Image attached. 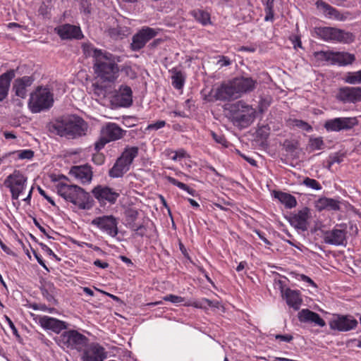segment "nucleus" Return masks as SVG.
I'll list each match as a JSON object with an SVG mask.
<instances>
[{
  "instance_id": "obj_46",
  "label": "nucleus",
  "mask_w": 361,
  "mask_h": 361,
  "mask_svg": "<svg viewBox=\"0 0 361 361\" xmlns=\"http://www.w3.org/2000/svg\"><path fill=\"white\" fill-rule=\"evenodd\" d=\"M8 154L17 155L18 159H32L35 152L32 149H22L8 152Z\"/></svg>"
},
{
  "instance_id": "obj_36",
  "label": "nucleus",
  "mask_w": 361,
  "mask_h": 361,
  "mask_svg": "<svg viewBox=\"0 0 361 361\" xmlns=\"http://www.w3.org/2000/svg\"><path fill=\"white\" fill-rule=\"evenodd\" d=\"M139 148L137 147H126L121 156L118 157L124 163L130 166L134 159L137 157Z\"/></svg>"
},
{
  "instance_id": "obj_40",
  "label": "nucleus",
  "mask_w": 361,
  "mask_h": 361,
  "mask_svg": "<svg viewBox=\"0 0 361 361\" xmlns=\"http://www.w3.org/2000/svg\"><path fill=\"white\" fill-rule=\"evenodd\" d=\"M173 75L171 76L172 85L174 88L181 90L185 84V75L181 71L172 69Z\"/></svg>"
},
{
  "instance_id": "obj_59",
  "label": "nucleus",
  "mask_w": 361,
  "mask_h": 361,
  "mask_svg": "<svg viewBox=\"0 0 361 361\" xmlns=\"http://www.w3.org/2000/svg\"><path fill=\"white\" fill-rule=\"evenodd\" d=\"M166 126L165 121H157L155 123H150L147 126L146 130H157L164 128Z\"/></svg>"
},
{
  "instance_id": "obj_55",
  "label": "nucleus",
  "mask_w": 361,
  "mask_h": 361,
  "mask_svg": "<svg viewBox=\"0 0 361 361\" xmlns=\"http://www.w3.org/2000/svg\"><path fill=\"white\" fill-rule=\"evenodd\" d=\"M109 142H110V141L106 137V135H104V136L100 137L99 138V140L97 141H96L95 143H94V149H95V151L99 152Z\"/></svg>"
},
{
  "instance_id": "obj_26",
  "label": "nucleus",
  "mask_w": 361,
  "mask_h": 361,
  "mask_svg": "<svg viewBox=\"0 0 361 361\" xmlns=\"http://www.w3.org/2000/svg\"><path fill=\"white\" fill-rule=\"evenodd\" d=\"M69 174L79 180L82 184L90 183L93 176L92 167L87 164L72 166Z\"/></svg>"
},
{
  "instance_id": "obj_39",
  "label": "nucleus",
  "mask_w": 361,
  "mask_h": 361,
  "mask_svg": "<svg viewBox=\"0 0 361 361\" xmlns=\"http://www.w3.org/2000/svg\"><path fill=\"white\" fill-rule=\"evenodd\" d=\"M191 16L200 23L207 25L210 23V15L208 12L202 9H194L190 11Z\"/></svg>"
},
{
  "instance_id": "obj_33",
  "label": "nucleus",
  "mask_w": 361,
  "mask_h": 361,
  "mask_svg": "<svg viewBox=\"0 0 361 361\" xmlns=\"http://www.w3.org/2000/svg\"><path fill=\"white\" fill-rule=\"evenodd\" d=\"M74 204L80 209L90 210L94 207V200L90 194L82 188L81 191H79V195L75 200V203H74Z\"/></svg>"
},
{
  "instance_id": "obj_44",
  "label": "nucleus",
  "mask_w": 361,
  "mask_h": 361,
  "mask_svg": "<svg viewBox=\"0 0 361 361\" xmlns=\"http://www.w3.org/2000/svg\"><path fill=\"white\" fill-rule=\"evenodd\" d=\"M344 81L351 85L361 84V69L355 72H348Z\"/></svg>"
},
{
  "instance_id": "obj_61",
  "label": "nucleus",
  "mask_w": 361,
  "mask_h": 361,
  "mask_svg": "<svg viewBox=\"0 0 361 361\" xmlns=\"http://www.w3.org/2000/svg\"><path fill=\"white\" fill-rule=\"evenodd\" d=\"M39 245L41 247V248L49 256H51L56 260L60 261L61 258H59L53 251L51 248H49L47 245H45L43 243H38Z\"/></svg>"
},
{
  "instance_id": "obj_1",
  "label": "nucleus",
  "mask_w": 361,
  "mask_h": 361,
  "mask_svg": "<svg viewBox=\"0 0 361 361\" xmlns=\"http://www.w3.org/2000/svg\"><path fill=\"white\" fill-rule=\"evenodd\" d=\"M88 123L80 116L71 114L61 116L50 126V132L68 139H75L86 135Z\"/></svg>"
},
{
  "instance_id": "obj_29",
  "label": "nucleus",
  "mask_w": 361,
  "mask_h": 361,
  "mask_svg": "<svg viewBox=\"0 0 361 361\" xmlns=\"http://www.w3.org/2000/svg\"><path fill=\"white\" fill-rule=\"evenodd\" d=\"M16 71L10 69L0 75V102L4 101L8 94L11 80L15 78Z\"/></svg>"
},
{
  "instance_id": "obj_23",
  "label": "nucleus",
  "mask_w": 361,
  "mask_h": 361,
  "mask_svg": "<svg viewBox=\"0 0 361 361\" xmlns=\"http://www.w3.org/2000/svg\"><path fill=\"white\" fill-rule=\"evenodd\" d=\"M324 241L329 245L345 246L347 244V232L344 229L334 228L324 233Z\"/></svg>"
},
{
  "instance_id": "obj_32",
  "label": "nucleus",
  "mask_w": 361,
  "mask_h": 361,
  "mask_svg": "<svg viewBox=\"0 0 361 361\" xmlns=\"http://www.w3.org/2000/svg\"><path fill=\"white\" fill-rule=\"evenodd\" d=\"M315 207L317 211L322 212L324 209L339 211L340 202L337 200L322 197L315 202Z\"/></svg>"
},
{
  "instance_id": "obj_37",
  "label": "nucleus",
  "mask_w": 361,
  "mask_h": 361,
  "mask_svg": "<svg viewBox=\"0 0 361 361\" xmlns=\"http://www.w3.org/2000/svg\"><path fill=\"white\" fill-rule=\"evenodd\" d=\"M139 212L138 210L135 208H128L124 212L126 226L130 230L135 228L138 218Z\"/></svg>"
},
{
  "instance_id": "obj_41",
  "label": "nucleus",
  "mask_w": 361,
  "mask_h": 361,
  "mask_svg": "<svg viewBox=\"0 0 361 361\" xmlns=\"http://www.w3.org/2000/svg\"><path fill=\"white\" fill-rule=\"evenodd\" d=\"M325 147L326 144L324 143L322 137H314L313 136H310L307 148L310 149L311 152L322 150Z\"/></svg>"
},
{
  "instance_id": "obj_25",
  "label": "nucleus",
  "mask_w": 361,
  "mask_h": 361,
  "mask_svg": "<svg viewBox=\"0 0 361 361\" xmlns=\"http://www.w3.org/2000/svg\"><path fill=\"white\" fill-rule=\"evenodd\" d=\"M55 31L61 39H80L83 37L79 26L68 23L56 27Z\"/></svg>"
},
{
  "instance_id": "obj_53",
  "label": "nucleus",
  "mask_w": 361,
  "mask_h": 361,
  "mask_svg": "<svg viewBox=\"0 0 361 361\" xmlns=\"http://www.w3.org/2000/svg\"><path fill=\"white\" fill-rule=\"evenodd\" d=\"M211 135L216 143H219L226 147H228V141L224 135L217 134L214 131H211Z\"/></svg>"
},
{
  "instance_id": "obj_34",
  "label": "nucleus",
  "mask_w": 361,
  "mask_h": 361,
  "mask_svg": "<svg viewBox=\"0 0 361 361\" xmlns=\"http://www.w3.org/2000/svg\"><path fill=\"white\" fill-rule=\"evenodd\" d=\"M130 169V166L117 158L112 168L109 171V176L111 178H121Z\"/></svg>"
},
{
  "instance_id": "obj_48",
  "label": "nucleus",
  "mask_w": 361,
  "mask_h": 361,
  "mask_svg": "<svg viewBox=\"0 0 361 361\" xmlns=\"http://www.w3.org/2000/svg\"><path fill=\"white\" fill-rule=\"evenodd\" d=\"M197 308H207L208 307H217L214 302L207 298H202L200 301L194 302L192 305Z\"/></svg>"
},
{
  "instance_id": "obj_31",
  "label": "nucleus",
  "mask_w": 361,
  "mask_h": 361,
  "mask_svg": "<svg viewBox=\"0 0 361 361\" xmlns=\"http://www.w3.org/2000/svg\"><path fill=\"white\" fill-rule=\"evenodd\" d=\"M126 133V130H123L115 123H109L102 130L103 135H106L110 142L116 141L123 137Z\"/></svg>"
},
{
  "instance_id": "obj_17",
  "label": "nucleus",
  "mask_w": 361,
  "mask_h": 361,
  "mask_svg": "<svg viewBox=\"0 0 361 361\" xmlns=\"http://www.w3.org/2000/svg\"><path fill=\"white\" fill-rule=\"evenodd\" d=\"M278 285L281 296L286 300L287 305L295 310H298L302 302L300 291L286 288L285 282L281 280L278 281Z\"/></svg>"
},
{
  "instance_id": "obj_35",
  "label": "nucleus",
  "mask_w": 361,
  "mask_h": 361,
  "mask_svg": "<svg viewBox=\"0 0 361 361\" xmlns=\"http://www.w3.org/2000/svg\"><path fill=\"white\" fill-rule=\"evenodd\" d=\"M274 197L278 199L287 209H292L297 205L295 197L289 193L282 191H274Z\"/></svg>"
},
{
  "instance_id": "obj_14",
  "label": "nucleus",
  "mask_w": 361,
  "mask_h": 361,
  "mask_svg": "<svg viewBox=\"0 0 361 361\" xmlns=\"http://www.w3.org/2000/svg\"><path fill=\"white\" fill-rule=\"evenodd\" d=\"M157 31L149 27H144L133 36L130 49L133 51H138L142 49L146 44L155 37Z\"/></svg>"
},
{
  "instance_id": "obj_50",
  "label": "nucleus",
  "mask_w": 361,
  "mask_h": 361,
  "mask_svg": "<svg viewBox=\"0 0 361 361\" xmlns=\"http://www.w3.org/2000/svg\"><path fill=\"white\" fill-rule=\"evenodd\" d=\"M5 320L7 322L8 326H10L11 329L12 330L13 334L16 336L17 341L22 343H23V338L19 334L18 329H16V326L14 325L12 320L8 317L7 315L4 316Z\"/></svg>"
},
{
  "instance_id": "obj_7",
  "label": "nucleus",
  "mask_w": 361,
  "mask_h": 361,
  "mask_svg": "<svg viewBox=\"0 0 361 361\" xmlns=\"http://www.w3.org/2000/svg\"><path fill=\"white\" fill-rule=\"evenodd\" d=\"M360 124L358 117H336L326 120L324 128L327 132L349 131Z\"/></svg>"
},
{
  "instance_id": "obj_9",
  "label": "nucleus",
  "mask_w": 361,
  "mask_h": 361,
  "mask_svg": "<svg viewBox=\"0 0 361 361\" xmlns=\"http://www.w3.org/2000/svg\"><path fill=\"white\" fill-rule=\"evenodd\" d=\"M26 181L27 178L18 170H15L13 173L7 176L4 185L10 189L13 200L18 199L25 189Z\"/></svg>"
},
{
  "instance_id": "obj_22",
  "label": "nucleus",
  "mask_w": 361,
  "mask_h": 361,
  "mask_svg": "<svg viewBox=\"0 0 361 361\" xmlns=\"http://www.w3.org/2000/svg\"><path fill=\"white\" fill-rule=\"evenodd\" d=\"M232 83L238 92L240 97L242 94L252 92L257 86V82L251 77H235L231 80Z\"/></svg>"
},
{
  "instance_id": "obj_27",
  "label": "nucleus",
  "mask_w": 361,
  "mask_h": 361,
  "mask_svg": "<svg viewBox=\"0 0 361 361\" xmlns=\"http://www.w3.org/2000/svg\"><path fill=\"white\" fill-rule=\"evenodd\" d=\"M315 5L326 18L341 21L345 20L346 18L338 10L322 0H317Z\"/></svg>"
},
{
  "instance_id": "obj_20",
  "label": "nucleus",
  "mask_w": 361,
  "mask_h": 361,
  "mask_svg": "<svg viewBox=\"0 0 361 361\" xmlns=\"http://www.w3.org/2000/svg\"><path fill=\"white\" fill-rule=\"evenodd\" d=\"M336 99L343 104L361 102V87H342L338 89Z\"/></svg>"
},
{
  "instance_id": "obj_15",
  "label": "nucleus",
  "mask_w": 361,
  "mask_h": 361,
  "mask_svg": "<svg viewBox=\"0 0 361 361\" xmlns=\"http://www.w3.org/2000/svg\"><path fill=\"white\" fill-rule=\"evenodd\" d=\"M133 91L130 86L121 85L111 97V103L118 107L128 108L133 104Z\"/></svg>"
},
{
  "instance_id": "obj_60",
  "label": "nucleus",
  "mask_w": 361,
  "mask_h": 361,
  "mask_svg": "<svg viewBox=\"0 0 361 361\" xmlns=\"http://www.w3.org/2000/svg\"><path fill=\"white\" fill-rule=\"evenodd\" d=\"M120 71L124 73L127 77L134 79L136 77V73L133 70L130 66H123L120 69Z\"/></svg>"
},
{
  "instance_id": "obj_10",
  "label": "nucleus",
  "mask_w": 361,
  "mask_h": 361,
  "mask_svg": "<svg viewBox=\"0 0 361 361\" xmlns=\"http://www.w3.org/2000/svg\"><path fill=\"white\" fill-rule=\"evenodd\" d=\"M317 56L321 59L331 64L347 66L352 64L355 61V56L348 52H333L321 51L317 53Z\"/></svg>"
},
{
  "instance_id": "obj_62",
  "label": "nucleus",
  "mask_w": 361,
  "mask_h": 361,
  "mask_svg": "<svg viewBox=\"0 0 361 361\" xmlns=\"http://www.w3.org/2000/svg\"><path fill=\"white\" fill-rule=\"evenodd\" d=\"M137 121V117L133 116H128L123 117V123L126 127H133L135 126V123L134 122Z\"/></svg>"
},
{
  "instance_id": "obj_21",
  "label": "nucleus",
  "mask_w": 361,
  "mask_h": 361,
  "mask_svg": "<svg viewBox=\"0 0 361 361\" xmlns=\"http://www.w3.org/2000/svg\"><path fill=\"white\" fill-rule=\"evenodd\" d=\"M57 193L62 197L66 201L70 202L74 204L75 200L79 195V191L82 190V188L74 185L68 184L63 182H59L56 185Z\"/></svg>"
},
{
  "instance_id": "obj_28",
  "label": "nucleus",
  "mask_w": 361,
  "mask_h": 361,
  "mask_svg": "<svg viewBox=\"0 0 361 361\" xmlns=\"http://www.w3.org/2000/svg\"><path fill=\"white\" fill-rule=\"evenodd\" d=\"M298 317L300 322H311L321 327L326 326L325 321L320 317L318 313L311 311L308 309H302L301 311H300L298 314Z\"/></svg>"
},
{
  "instance_id": "obj_43",
  "label": "nucleus",
  "mask_w": 361,
  "mask_h": 361,
  "mask_svg": "<svg viewBox=\"0 0 361 361\" xmlns=\"http://www.w3.org/2000/svg\"><path fill=\"white\" fill-rule=\"evenodd\" d=\"M166 179L168 180L169 183L171 184L177 186L180 189L186 191L188 193H189L192 196H195L196 195V190L193 188H190L188 185L178 181L176 178L171 177V176H166Z\"/></svg>"
},
{
  "instance_id": "obj_24",
  "label": "nucleus",
  "mask_w": 361,
  "mask_h": 361,
  "mask_svg": "<svg viewBox=\"0 0 361 361\" xmlns=\"http://www.w3.org/2000/svg\"><path fill=\"white\" fill-rule=\"evenodd\" d=\"M35 81L32 75H25L14 80L12 86V91L15 95L21 99H25L27 95V88L30 87Z\"/></svg>"
},
{
  "instance_id": "obj_52",
  "label": "nucleus",
  "mask_w": 361,
  "mask_h": 361,
  "mask_svg": "<svg viewBox=\"0 0 361 361\" xmlns=\"http://www.w3.org/2000/svg\"><path fill=\"white\" fill-rule=\"evenodd\" d=\"M92 4L90 0H80V13H83L85 15H90L91 13Z\"/></svg>"
},
{
  "instance_id": "obj_5",
  "label": "nucleus",
  "mask_w": 361,
  "mask_h": 361,
  "mask_svg": "<svg viewBox=\"0 0 361 361\" xmlns=\"http://www.w3.org/2000/svg\"><path fill=\"white\" fill-rule=\"evenodd\" d=\"M54 94L48 87L37 86L30 93L28 100V107L33 114L45 111L54 105Z\"/></svg>"
},
{
  "instance_id": "obj_63",
  "label": "nucleus",
  "mask_w": 361,
  "mask_h": 361,
  "mask_svg": "<svg viewBox=\"0 0 361 361\" xmlns=\"http://www.w3.org/2000/svg\"><path fill=\"white\" fill-rule=\"evenodd\" d=\"M35 338L47 347H50L52 345V342L47 338L46 336L40 332H37Z\"/></svg>"
},
{
  "instance_id": "obj_42",
  "label": "nucleus",
  "mask_w": 361,
  "mask_h": 361,
  "mask_svg": "<svg viewBox=\"0 0 361 361\" xmlns=\"http://www.w3.org/2000/svg\"><path fill=\"white\" fill-rule=\"evenodd\" d=\"M287 123L289 126L297 127L308 133L312 132L313 130L312 126L303 120L297 118H290L287 121Z\"/></svg>"
},
{
  "instance_id": "obj_4",
  "label": "nucleus",
  "mask_w": 361,
  "mask_h": 361,
  "mask_svg": "<svg viewBox=\"0 0 361 361\" xmlns=\"http://www.w3.org/2000/svg\"><path fill=\"white\" fill-rule=\"evenodd\" d=\"M56 343L63 350H75L81 352L87 347L89 338L75 329L64 330L54 338Z\"/></svg>"
},
{
  "instance_id": "obj_56",
  "label": "nucleus",
  "mask_w": 361,
  "mask_h": 361,
  "mask_svg": "<svg viewBox=\"0 0 361 361\" xmlns=\"http://www.w3.org/2000/svg\"><path fill=\"white\" fill-rule=\"evenodd\" d=\"M171 153L173 154V155L171 157V159L173 161H177L178 159H183V158H185V157H188L186 151L184 149H183V148L179 149H178L176 151L171 150Z\"/></svg>"
},
{
  "instance_id": "obj_38",
  "label": "nucleus",
  "mask_w": 361,
  "mask_h": 361,
  "mask_svg": "<svg viewBox=\"0 0 361 361\" xmlns=\"http://www.w3.org/2000/svg\"><path fill=\"white\" fill-rule=\"evenodd\" d=\"M130 33V29L126 26L117 25L108 30V34L113 39H122Z\"/></svg>"
},
{
  "instance_id": "obj_6",
  "label": "nucleus",
  "mask_w": 361,
  "mask_h": 361,
  "mask_svg": "<svg viewBox=\"0 0 361 361\" xmlns=\"http://www.w3.org/2000/svg\"><path fill=\"white\" fill-rule=\"evenodd\" d=\"M314 34L325 42L350 44L355 39L353 33L334 27H315Z\"/></svg>"
},
{
  "instance_id": "obj_18",
  "label": "nucleus",
  "mask_w": 361,
  "mask_h": 361,
  "mask_svg": "<svg viewBox=\"0 0 361 361\" xmlns=\"http://www.w3.org/2000/svg\"><path fill=\"white\" fill-rule=\"evenodd\" d=\"M310 209L307 207H303L302 209L295 213H290L286 219L290 224L298 230L305 231L308 228V219L310 218Z\"/></svg>"
},
{
  "instance_id": "obj_64",
  "label": "nucleus",
  "mask_w": 361,
  "mask_h": 361,
  "mask_svg": "<svg viewBox=\"0 0 361 361\" xmlns=\"http://www.w3.org/2000/svg\"><path fill=\"white\" fill-rule=\"evenodd\" d=\"M105 161V157L100 153H97L96 154H93L92 156V161L97 165H102L104 164Z\"/></svg>"
},
{
  "instance_id": "obj_8",
  "label": "nucleus",
  "mask_w": 361,
  "mask_h": 361,
  "mask_svg": "<svg viewBox=\"0 0 361 361\" xmlns=\"http://www.w3.org/2000/svg\"><path fill=\"white\" fill-rule=\"evenodd\" d=\"M329 324L331 330L346 332L355 329L358 326V322L351 314H335Z\"/></svg>"
},
{
  "instance_id": "obj_47",
  "label": "nucleus",
  "mask_w": 361,
  "mask_h": 361,
  "mask_svg": "<svg viewBox=\"0 0 361 361\" xmlns=\"http://www.w3.org/2000/svg\"><path fill=\"white\" fill-rule=\"evenodd\" d=\"M302 184L315 190H322V187L319 181L315 179L306 177L303 179Z\"/></svg>"
},
{
  "instance_id": "obj_30",
  "label": "nucleus",
  "mask_w": 361,
  "mask_h": 361,
  "mask_svg": "<svg viewBox=\"0 0 361 361\" xmlns=\"http://www.w3.org/2000/svg\"><path fill=\"white\" fill-rule=\"evenodd\" d=\"M40 292L43 298L51 305H56L58 300L55 298L56 288L51 281L41 282L39 286Z\"/></svg>"
},
{
  "instance_id": "obj_19",
  "label": "nucleus",
  "mask_w": 361,
  "mask_h": 361,
  "mask_svg": "<svg viewBox=\"0 0 361 361\" xmlns=\"http://www.w3.org/2000/svg\"><path fill=\"white\" fill-rule=\"evenodd\" d=\"M82 351V361H104L107 357L105 348L97 343L87 344Z\"/></svg>"
},
{
  "instance_id": "obj_45",
  "label": "nucleus",
  "mask_w": 361,
  "mask_h": 361,
  "mask_svg": "<svg viewBox=\"0 0 361 361\" xmlns=\"http://www.w3.org/2000/svg\"><path fill=\"white\" fill-rule=\"evenodd\" d=\"M274 0H267L265 4V21H273L274 18Z\"/></svg>"
},
{
  "instance_id": "obj_54",
  "label": "nucleus",
  "mask_w": 361,
  "mask_h": 361,
  "mask_svg": "<svg viewBox=\"0 0 361 361\" xmlns=\"http://www.w3.org/2000/svg\"><path fill=\"white\" fill-rule=\"evenodd\" d=\"M270 128L268 126H262L257 130V135L261 139L267 140L269 136Z\"/></svg>"
},
{
  "instance_id": "obj_16",
  "label": "nucleus",
  "mask_w": 361,
  "mask_h": 361,
  "mask_svg": "<svg viewBox=\"0 0 361 361\" xmlns=\"http://www.w3.org/2000/svg\"><path fill=\"white\" fill-rule=\"evenodd\" d=\"M94 197L102 204L106 202L114 204L120 194L107 185H97L91 191Z\"/></svg>"
},
{
  "instance_id": "obj_11",
  "label": "nucleus",
  "mask_w": 361,
  "mask_h": 361,
  "mask_svg": "<svg viewBox=\"0 0 361 361\" xmlns=\"http://www.w3.org/2000/svg\"><path fill=\"white\" fill-rule=\"evenodd\" d=\"M37 319L38 324L43 329L59 335L70 326V324L65 321L47 315H39Z\"/></svg>"
},
{
  "instance_id": "obj_49",
  "label": "nucleus",
  "mask_w": 361,
  "mask_h": 361,
  "mask_svg": "<svg viewBox=\"0 0 361 361\" xmlns=\"http://www.w3.org/2000/svg\"><path fill=\"white\" fill-rule=\"evenodd\" d=\"M298 146V142L290 140H285L283 143V147L287 152L293 153L294 152Z\"/></svg>"
},
{
  "instance_id": "obj_3",
  "label": "nucleus",
  "mask_w": 361,
  "mask_h": 361,
  "mask_svg": "<svg viewBox=\"0 0 361 361\" xmlns=\"http://www.w3.org/2000/svg\"><path fill=\"white\" fill-rule=\"evenodd\" d=\"M225 110L233 125L240 128L250 126L255 117V110L243 101L229 104Z\"/></svg>"
},
{
  "instance_id": "obj_57",
  "label": "nucleus",
  "mask_w": 361,
  "mask_h": 361,
  "mask_svg": "<svg viewBox=\"0 0 361 361\" xmlns=\"http://www.w3.org/2000/svg\"><path fill=\"white\" fill-rule=\"evenodd\" d=\"M163 300L165 301L171 302L174 304L181 303V302H184V300H185L184 298H182L178 295H173V294H169V295H165L163 298Z\"/></svg>"
},
{
  "instance_id": "obj_12",
  "label": "nucleus",
  "mask_w": 361,
  "mask_h": 361,
  "mask_svg": "<svg viewBox=\"0 0 361 361\" xmlns=\"http://www.w3.org/2000/svg\"><path fill=\"white\" fill-rule=\"evenodd\" d=\"M118 219L113 215H104L92 219L91 224L106 232L111 237H116L118 233Z\"/></svg>"
},
{
  "instance_id": "obj_58",
  "label": "nucleus",
  "mask_w": 361,
  "mask_h": 361,
  "mask_svg": "<svg viewBox=\"0 0 361 361\" xmlns=\"http://www.w3.org/2000/svg\"><path fill=\"white\" fill-rule=\"evenodd\" d=\"M82 50L86 56H92L93 59H94V55L95 54L94 51H102L101 49L94 48L93 46H92L90 44L83 45Z\"/></svg>"
},
{
  "instance_id": "obj_51",
  "label": "nucleus",
  "mask_w": 361,
  "mask_h": 361,
  "mask_svg": "<svg viewBox=\"0 0 361 361\" xmlns=\"http://www.w3.org/2000/svg\"><path fill=\"white\" fill-rule=\"evenodd\" d=\"M147 230V226L143 224L140 225L136 224L133 229H130V231L135 232L133 236H139L141 238L146 236Z\"/></svg>"
},
{
  "instance_id": "obj_2",
  "label": "nucleus",
  "mask_w": 361,
  "mask_h": 361,
  "mask_svg": "<svg viewBox=\"0 0 361 361\" xmlns=\"http://www.w3.org/2000/svg\"><path fill=\"white\" fill-rule=\"evenodd\" d=\"M94 51L93 69L97 78L103 82H114L119 76L118 60L106 51Z\"/></svg>"
},
{
  "instance_id": "obj_13",
  "label": "nucleus",
  "mask_w": 361,
  "mask_h": 361,
  "mask_svg": "<svg viewBox=\"0 0 361 361\" xmlns=\"http://www.w3.org/2000/svg\"><path fill=\"white\" fill-rule=\"evenodd\" d=\"M215 101L230 102L239 98L238 92L235 90L231 80L222 82L210 94Z\"/></svg>"
}]
</instances>
